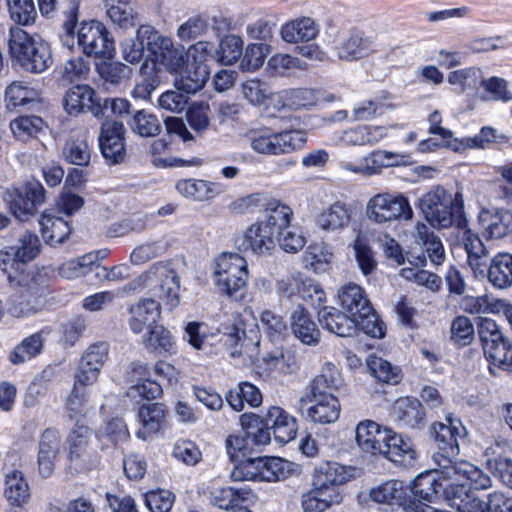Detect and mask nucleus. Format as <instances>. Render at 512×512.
I'll return each mask as SVG.
<instances>
[{"instance_id": "f257e3e1", "label": "nucleus", "mask_w": 512, "mask_h": 512, "mask_svg": "<svg viewBox=\"0 0 512 512\" xmlns=\"http://www.w3.org/2000/svg\"><path fill=\"white\" fill-rule=\"evenodd\" d=\"M151 63L144 62L140 66V82L136 84L132 91L134 98L148 99L152 92L161 84L160 69L164 68L170 74L180 73L187 62L191 59L190 48L185 49L180 44H174L170 37L157 32L156 40L152 44Z\"/></svg>"}, {"instance_id": "f03ea898", "label": "nucleus", "mask_w": 512, "mask_h": 512, "mask_svg": "<svg viewBox=\"0 0 512 512\" xmlns=\"http://www.w3.org/2000/svg\"><path fill=\"white\" fill-rule=\"evenodd\" d=\"M419 206L429 223L437 227L448 228L454 223L458 228H465L463 194H452L442 186H435L419 200Z\"/></svg>"}, {"instance_id": "7ed1b4c3", "label": "nucleus", "mask_w": 512, "mask_h": 512, "mask_svg": "<svg viewBox=\"0 0 512 512\" xmlns=\"http://www.w3.org/2000/svg\"><path fill=\"white\" fill-rule=\"evenodd\" d=\"M9 51L11 57L31 73H41L53 63L48 43L34 38L19 27L10 29Z\"/></svg>"}, {"instance_id": "20e7f679", "label": "nucleus", "mask_w": 512, "mask_h": 512, "mask_svg": "<svg viewBox=\"0 0 512 512\" xmlns=\"http://www.w3.org/2000/svg\"><path fill=\"white\" fill-rule=\"evenodd\" d=\"M250 148L257 154L278 156L303 147L305 134L300 130L274 132L268 127L252 129L247 133Z\"/></svg>"}, {"instance_id": "39448f33", "label": "nucleus", "mask_w": 512, "mask_h": 512, "mask_svg": "<svg viewBox=\"0 0 512 512\" xmlns=\"http://www.w3.org/2000/svg\"><path fill=\"white\" fill-rule=\"evenodd\" d=\"M478 334L484 355L489 361V370L495 374L494 367L512 371V342L503 335L498 324L489 318L481 319Z\"/></svg>"}, {"instance_id": "423d86ee", "label": "nucleus", "mask_w": 512, "mask_h": 512, "mask_svg": "<svg viewBox=\"0 0 512 512\" xmlns=\"http://www.w3.org/2000/svg\"><path fill=\"white\" fill-rule=\"evenodd\" d=\"M215 277L219 290L230 298H241L248 280V263L237 253H223L216 259Z\"/></svg>"}, {"instance_id": "0eeeda50", "label": "nucleus", "mask_w": 512, "mask_h": 512, "mask_svg": "<svg viewBox=\"0 0 512 512\" xmlns=\"http://www.w3.org/2000/svg\"><path fill=\"white\" fill-rule=\"evenodd\" d=\"M367 218L376 224L393 221H409L413 218V210L408 199L401 193H378L371 197L365 210Z\"/></svg>"}, {"instance_id": "6e6552de", "label": "nucleus", "mask_w": 512, "mask_h": 512, "mask_svg": "<svg viewBox=\"0 0 512 512\" xmlns=\"http://www.w3.org/2000/svg\"><path fill=\"white\" fill-rule=\"evenodd\" d=\"M211 52L208 42L199 41L190 46L191 59L183 70L175 75V87L187 94L200 91L209 79V69L205 64L206 57Z\"/></svg>"}, {"instance_id": "1a4fd4ad", "label": "nucleus", "mask_w": 512, "mask_h": 512, "mask_svg": "<svg viewBox=\"0 0 512 512\" xmlns=\"http://www.w3.org/2000/svg\"><path fill=\"white\" fill-rule=\"evenodd\" d=\"M40 241L36 234L25 230L15 235L14 242L0 250V269L11 278V272L21 264L32 261L40 253Z\"/></svg>"}, {"instance_id": "9d476101", "label": "nucleus", "mask_w": 512, "mask_h": 512, "mask_svg": "<svg viewBox=\"0 0 512 512\" xmlns=\"http://www.w3.org/2000/svg\"><path fill=\"white\" fill-rule=\"evenodd\" d=\"M45 192L39 182H27L21 188L7 189L3 200L16 218L26 220L45 202Z\"/></svg>"}, {"instance_id": "9b49d317", "label": "nucleus", "mask_w": 512, "mask_h": 512, "mask_svg": "<svg viewBox=\"0 0 512 512\" xmlns=\"http://www.w3.org/2000/svg\"><path fill=\"white\" fill-rule=\"evenodd\" d=\"M447 423H435L432 425L437 451L433 455V461L437 467H441L439 456L448 458L451 462H460L455 457L459 454V439H463L467 432L459 420L446 418Z\"/></svg>"}, {"instance_id": "f8f14e48", "label": "nucleus", "mask_w": 512, "mask_h": 512, "mask_svg": "<svg viewBox=\"0 0 512 512\" xmlns=\"http://www.w3.org/2000/svg\"><path fill=\"white\" fill-rule=\"evenodd\" d=\"M78 44L87 56L110 58L115 51L105 26L95 20L83 22L77 32Z\"/></svg>"}, {"instance_id": "ddd939ff", "label": "nucleus", "mask_w": 512, "mask_h": 512, "mask_svg": "<svg viewBox=\"0 0 512 512\" xmlns=\"http://www.w3.org/2000/svg\"><path fill=\"white\" fill-rule=\"evenodd\" d=\"M140 279L146 286H154V295L164 301L169 309L179 304V279L176 273L165 266H153Z\"/></svg>"}, {"instance_id": "4468645a", "label": "nucleus", "mask_w": 512, "mask_h": 512, "mask_svg": "<svg viewBox=\"0 0 512 512\" xmlns=\"http://www.w3.org/2000/svg\"><path fill=\"white\" fill-rule=\"evenodd\" d=\"M442 467H437V472L441 475L442 497L446 499L450 506L456 508L459 512H477L479 511L480 499L470 489L465 479L457 480L454 477H447Z\"/></svg>"}, {"instance_id": "2eb2a0df", "label": "nucleus", "mask_w": 512, "mask_h": 512, "mask_svg": "<svg viewBox=\"0 0 512 512\" xmlns=\"http://www.w3.org/2000/svg\"><path fill=\"white\" fill-rule=\"evenodd\" d=\"M90 429L87 425H77L68 435L66 444L70 468L76 473L84 472L95 465V459L89 451Z\"/></svg>"}, {"instance_id": "dca6fc26", "label": "nucleus", "mask_w": 512, "mask_h": 512, "mask_svg": "<svg viewBox=\"0 0 512 512\" xmlns=\"http://www.w3.org/2000/svg\"><path fill=\"white\" fill-rule=\"evenodd\" d=\"M334 51L342 61H357L375 52V41L358 29L347 31L336 43Z\"/></svg>"}, {"instance_id": "f3484780", "label": "nucleus", "mask_w": 512, "mask_h": 512, "mask_svg": "<svg viewBox=\"0 0 512 512\" xmlns=\"http://www.w3.org/2000/svg\"><path fill=\"white\" fill-rule=\"evenodd\" d=\"M125 132L126 129L122 122L107 120L101 126L99 146L103 157L110 164H118L125 159Z\"/></svg>"}, {"instance_id": "a211bd4d", "label": "nucleus", "mask_w": 512, "mask_h": 512, "mask_svg": "<svg viewBox=\"0 0 512 512\" xmlns=\"http://www.w3.org/2000/svg\"><path fill=\"white\" fill-rule=\"evenodd\" d=\"M277 234L261 220L251 224L237 240L240 250H250L253 254L267 256L276 247Z\"/></svg>"}, {"instance_id": "6ab92c4d", "label": "nucleus", "mask_w": 512, "mask_h": 512, "mask_svg": "<svg viewBox=\"0 0 512 512\" xmlns=\"http://www.w3.org/2000/svg\"><path fill=\"white\" fill-rule=\"evenodd\" d=\"M403 155L387 150H374L363 157L360 165L342 162L341 168L365 177L380 175L384 168L398 166L402 163Z\"/></svg>"}, {"instance_id": "aec40b11", "label": "nucleus", "mask_w": 512, "mask_h": 512, "mask_svg": "<svg viewBox=\"0 0 512 512\" xmlns=\"http://www.w3.org/2000/svg\"><path fill=\"white\" fill-rule=\"evenodd\" d=\"M442 472L447 477H454L457 480L465 479L468 482L470 489L484 490L491 487L492 481L490 477L482 470L470 462L460 460V462H451L448 458L439 456Z\"/></svg>"}, {"instance_id": "412c9836", "label": "nucleus", "mask_w": 512, "mask_h": 512, "mask_svg": "<svg viewBox=\"0 0 512 512\" xmlns=\"http://www.w3.org/2000/svg\"><path fill=\"white\" fill-rule=\"evenodd\" d=\"M276 290L287 298L299 295L304 300H313V297L319 303L324 300L323 290L313 280L305 278L301 273H294L279 279L276 283Z\"/></svg>"}, {"instance_id": "4be33fe9", "label": "nucleus", "mask_w": 512, "mask_h": 512, "mask_svg": "<svg viewBox=\"0 0 512 512\" xmlns=\"http://www.w3.org/2000/svg\"><path fill=\"white\" fill-rule=\"evenodd\" d=\"M108 350L105 342L89 346L81 358L75 379L83 384H93L107 359Z\"/></svg>"}, {"instance_id": "5701e85b", "label": "nucleus", "mask_w": 512, "mask_h": 512, "mask_svg": "<svg viewBox=\"0 0 512 512\" xmlns=\"http://www.w3.org/2000/svg\"><path fill=\"white\" fill-rule=\"evenodd\" d=\"M355 432L357 444L364 452L381 455L390 429L374 421L364 420L357 425Z\"/></svg>"}, {"instance_id": "b1692460", "label": "nucleus", "mask_w": 512, "mask_h": 512, "mask_svg": "<svg viewBox=\"0 0 512 512\" xmlns=\"http://www.w3.org/2000/svg\"><path fill=\"white\" fill-rule=\"evenodd\" d=\"M157 32L150 25H141L135 37L127 38L121 43L123 59L130 64L138 63L143 57L145 48L152 54V44L156 40Z\"/></svg>"}, {"instance_id": "393cba45", "label": "nucleus", "mask_w": 512, "mask_h": 512, "mask_svg": "<svg viewBox=\"0 0 512 512\" xmlns=\"http://www.w3.org/2000/svg\"><path fill=\"white\" fill-rule=\"evenodd\" d=\"M311 405L306 408V417L314 423H334L340 415V403L333 394H311Z\"/></svg>"}, {"instance_id": "a878e982", "label": "nucleus", "mask_w": 512, "mask_h": 512, "mask_svg": "<svg viewBox=\"0 0 512 512\" xmlns=\"http://www.w3.org/2000/svg\"><path fill=\"white\" fill-rule=\"evenodd\" d=\"M263 425L271 429L279 443H288L296 437V419L281 407H270L263 418Z\"/></svg>"}, {"instance_id": "bb28decb", "label": "nucleus", "mask_w": 512, "mask_h": 512, "mask_svg": "<svg viewBox=\"0 0 512 512\" xmlns=\"http://www.w3.org/2000/svg\"><path fill=\"white\" fill-rule=\"evenodd\" d=\"M167 411L161 403L144 404L139 408L138 418L141 427L136 436L148 440L158 434L166 425Z\"/></svg>"}, {"instance_id": "cd10ccee", "label": "nucleus", "mask_w": 512, "mask_h": 512, "mask_svg": "<svg viewBox=\"0 0 512 512\" xmlns=\"http://www.w3.org/2000/svg\"><path fill=\"white\" fill-rule=\"evenodd\" d=\"M257 373L264 379L276 380L280 375L296 372L297 360L290 353H269L256 366Z\"/></svg>"}, {"instance_id": "c85d7f7f", "label": "nucleus", "mask_w": 512, "mask_h": 512, "mask_svg": "<svg viewBox=\"0 0 512 512\" xmlns=\"http://www.w3.org/2000/svg\"><path fill=\"white\" fill-rule=\"evenodd\" d=\"M338 299L342 309L350 314L351 318L359 320V316H367L371 313L372 306L362 287L349 283L338 291Z\"/></svg>"}, {"instance_id": "c756f323", "label": "nucleus", "mask_w": 512, "mask_h": 512, "mask_svg": "<svg viewBox=\"0 0 512 512\" xmlns=\"http://www.w3.org/2000/svg\"><path fill=\"white\" fill-rule=\"evenodd\" d=\"M352 210L343 201H335L324 208L316 217V225L326 232H341L351 222Z\"/></svg>"}, {"instance_id": "7c9ffc66", "label": "nucleus", "mask_w": 512, "mask_h": 512, "mask_svg": "<svg viewBox=\"0 0 512 512\" xmlns=\"http://www.w3.org/2000/svg\"><path fill=\"white\" fill-rule=\"evenodd\" d=\"M129 326L134 333H140L145 328L157 325L161 315V307L158 301L152 298H143L129 309Z\"/></svg>"}, {"instance_id": "2f4dec72", "label": "nucleus", "mask_w": 512, "mask_h": 512, "mask_svg": "<svg viewBox=\"0 0 512 512\" xmlns=\"http://www.w3.org/2000/svg\"><path fill=\"white\" fill-rule=\"evenodd\" d=\"M61 447V437L57 430L46 429L40 438L38 467L42 477H49L54 470V463Z\"/></svg>"}, {"instance_id": "473e14b6", "label": "nucleus", "mask_w": 512, "mask_h": 512, "mask_svg": "<svg viewBox=\"0 0 512 512\" xmlns=\"http://www.w3.org/2000/svg\"><path fill=\"white\" fill-rule=\"evenodd\" d=\"M388 135V127L383 125H357L344 130L340 142L347 146H373Z\"/></svg>"}, {"instance_id": "72a5a7b5", "label": "nucleus", "mask_w": 512, "mask_h": 512, "mask_svg": "<svg viewBox=\"0 0 512 512\" xmlns=\"http://www.w3.org/2000/svg\"><path fill=\"white\" fill-rule=\"evenodd\" d=\"M463 230V246L467 254V261L475 276H485L489 251L483 244L482 240L471 230L460 228Z\"/></svg>"}, {"instance_id": "f704fd0d", "label": "nucleus", "mask_w": 512, "mask_h": 512, "mask_svg": "<svg viewBox=\"0 0 512 512\" xmlns=\"http://www.w3.org/2000/svg\"><path fill=\"white\" fill-rule=\"evenodd\" d=\"M319 34V25L311 17H298L283 24L280 36L287 43L309 42Z\"/></svg>"}, {"instance_id": "c9c22d12", "label": "nucleus", "mask_w": 512, "mask_h": 512, "mask_svg": "<svg viewBox=\"0 0 512 512\" xmlns=\"http://www.w3.org/2000/svg\"><path fill=\"white\" fill-rule=\"evenodd\" d=\"M290 328L293 335L303 344L316 345L320 340V330L309 312L300 305L291 313Z\"/></svg>"}, {"instance_id": "e433bc0d", "label": "nucleus", "mask_w": 512, "mask_h": 512, "mask_svg": "<svg viewBox=\"0 0 512 512\" xmlns=\"http://www.w3.org/2000/svg\"><path fill=\"white\" fill-rule=\"evenodd\" d=\"M89 384H83L75 379L74 385L70 394L65 401L64 413L65 416L77 425L84 420L91 412L92 406L89 402L87 391L85 389Z\"/></svg>"}, {"instance_id": "4c0bfd02", "label": "nucleus", "mask_w": 512, "mask_h": 512, "mask_svg": "<svg viewBox=\"0 0 512 512\" xmlns=\"http://www.w3.org/2000/svg\"><path fill=\"white\" fill-rule=\"evenodd\" d=\"M392 415L402 426L418 428L424 424L425 412L421 402L412 397H404L396 400Z\"/></svg>"}, {"instance_id": "58836bf2", "label": "nucleus", "mask_w": 512, "mask_h": 512, "mask_svg": "<svg viewBox=\"0 0 512 512\" xmlns=\"http://www.w3.org/2000/svg\"><path fill=\"white\" fill-rule=\"evenodd\" d=\"M320 324L340 337L352 336L356 331V318H351L334 307H324L318 312Z\"/></svg>"}, {"instance_id": "ea45409f", "label": "nucleus", "mask_w": 512, "mask_h": 512, "mask_svg": "<svg viewBox=\"0 0 512 512\" xmlns=\"http://www.w3.org/2000/svg\"><path fill=\"white\" fill-rule=\"evenodd\" d=\"M391 462L402 466H410L416 458V452L409 439H404L390 430L385 441V448L381 454Z\"/></svg>"}, {"instance_id": "a19ab883", "label": "nucleus", "mask_w": 512, "mask_h": 512, "mask_svg": "<svg viewBox=\"0 0 512 512\" xmlns=\"http://www.w3.org/2000/svg\"><path fill=\"white\" fill-rule=\"evenodd\" d=\"M443 480L437 472L418 475L412 484L411 492L418 502H434L442 497Z\"/></svg>"}, {"instance_id": "79ce46f5", "label": "nucleus", "mask_w": 512, "mask_h": 512, "mask_svg": "<svg viewBox=\"0 0 512 512\" xmlns=\"http://www.w3.org/2000/svg\"><path fill=\"white\" fill-rule=\"evenodd\" d=\"M485 275L496 288L506 289L512 286V255L498 253L491 261Z\"/></svg>"}, {"instance_id": "37998d69", "label": "nucleus", "mask_w": 512, "mask_h": 512, "mask_svg": "<svg viewBox=\"0 0 512 512\" xmlns=\"http://www.w3.org/2000/svg\"><path fill=\"white\" fill-rule=\"evenodd\" d=\"M292 209L276 199L267 200L264 206V219L261 220L277 235L289 228L292 219Z\"/></svg>"}, {"instance_id": "c03bdc74", "label": "nucleus", "mask_w": 512, "mask_h": 512, "mask_svg": "<svg viewBox=\"0 0 512 512\" xmlns=\"http://www.w3.org/2000/svg\"><path fill=\"white\" fill-rule=\"evenodd\" d=\"M249 333L251 334L250 337L247 336L246 324L241 317L235 319L231 328H227V332L224 333L226 336L225 343L231 346L240 344V349L231 353L232 357L246 354L250 345H253V349H257L259 345L257 331L250 329Z\"/></svg>"}, {"instance_id": "a18cd8bd", "label": "nucleus", "mask_w": 512, "mask_h": 512, "mask_svg": "<svg viewBox=\"0 0 512 512\" xmlns=\"http://www.w3.org/2000/svg\"><path fill=\"white\" fill-rule=\"evenodd\" d=\"M39 224L43 239L50 245L63 243L71 232L66 220L52 214H42Z\"/></svg>"}, {"instance_id": "49530a36", "label": "nucleus", "mask_w": 512, "mask_h": 512, "mask_svg": "<svg viewBox=\"0 0 512 512\" xmlns=\"http://www.w3.org/2000/svg\"><path fill=\"white\" fill-rule=\"evenodd\" d=\"M253 492L248 487H223L212 493L213 503L220 509L235 511L245 502L251 500Z\"/></svg>"}, {"instance_id": "de8ad7c7", "label": "nucleus", "mask_w": 512, "mask_h": 512, "mask_svg": "<svg viewBox=\"0 0 512 512\" xmlns=\"http://www.w3.org/2000/svg\"><path fill=\"white\" fill-rule=\"evenodd\" d=\"M94 96L95 91L89 85H75L66 91L63 107L69 115H79L86 111L87 105L91 104Z\"/></svg>"}, {"instance_id": "09e8293b", "label": "nucleus", "mask_w": 512, "mask_h": 512, "mask_svg": "<svg viewBox=\"0 0 512 512\" xmlns=\"http://www.w3.org/2000/svg\"><path fill=\"white\" fill-rule=\"evenodd\" d=\"M44 337L42 332L34 333L24 338L9 354V361L13 365H20L37 357L43 349Z\"/></svg>"}, {"instance_id": "8fccbe9b", "label": "nucleus", "mask_w": 512, "mask_h": 512, "mask_svg": "<svg viewBox=\"0 0 512 512\" xmlns=\"http://www.w3.org/2000/svg\"><path fill=\"white\" fill-rule=\"evenodd\" d=\"M346 481L347 477L343 466L337 462H325L315 468L312 485L339 489Z\"/></svg>"}, {"instance_id": "3c124183", "label": "nucleus", "mask_w": 512, "mask_h": 512, "mask_svg": "<svg viewBox=\"0 0 512 512\" xmlns=\"http://www.w3.org/2000/svg\"><path fill=\"white\" fill-rule=\"evenodd\" d=\"M216 184L201 179H181L176 183L177 191L185 198L194 201L212 199L216 192Z\"/></svg>"}, {"instance_id": "603ef678", "label": "nucleus", "mask_w": 512, "mask_h": 512, "mask_svg": "<svg viewBox=\"0 0 512 512\" xmlns=\"http://www.w3.org/2000/svg\"><path fill=\"white\" fill-rule=\"evenodd\" d=\"M39 99L38 91L25 82H13L5 92V101L8 109H17L34 104Z\"/></svg>"}, {"instance_id": "864d4df0", "label": "nucleus", "mask_w": 512, "mask_h": 512, "mask_svg": "<svg viewBox=\"0 0 512 512\" xmlns=\"http://www.w3.org/2000/svg\"><path fill=\"white\" fill-rule=\"evenodd\" d=\"M4 495L12 505L21 506L29 498V486L20 471L12 470L5 475Z\"/></svg>"}, {"instance_id": "5fc2aeb1", "label": "nucleus", "mask_w": 512, "mask_h": 512, "mask_svg": "<svg viewBox=\"0 0 512 512\" xmlns=\"http://www.w3.org/2000/svg\"><path fill=\"white\" fill-rule=\"evenodd\" d=\"M107 15L121 28L133 27L137 14L129 0H103Z\"/></svg>"}, {"instance_id": "6e6d98bb", "label": "nucleus", "mask_w": 512, "mask_h": 512, "mask_svg": "<svg viewBox=\"0 0 512 512\" xmlns=\"http://www.w3.org/2000/svg\"><path fill=\"white\" fill-rule=\"evenodd\" d=\"M341 377L338 369L331 363H325L319 375L310 384L311 394H333L341 386Z\"/></svg>"}, {"instance_id": "4d7b16f0", "label": "nucleus", "mask_w": 512, "mask_h": 512, "mask_svg": "<svg viewBox=\"0 0 512 512\" xmlns=\"http://www.w3.org/2000/svg\"><path fill=\"white\" fill-rule=\"evenodd\" d=\"M127 124L133 133L141 137H154L161 131L158 117L144 109L136 111Z\"/></svg>"}, {"instance_id": "13d9d810", "label": "nucleus", "mask_w": 512, "mask_h": 512, "mask_svg": "<svg viewBox=\"0 0 512 512\" xmlns=\"http://www.w3.org/2000/svg\"><path fill=\"white\" fill-rule=\"evenodd\" d=\"M371 498L378 503H385L391 508L405 500L406 490L401 481L390 480L380 484L370 491Z\"/></svg>"}, {"instance_id": "bf43d9fd", "label": "nucleus", "mask_w": 512, "mask_h": 512, "mask_svg": "<svg viewBox=\"0 0 512 512\" xmlns=\"http://www.w3.org/2000/svg\"><path fill=\"white\" fill-rule=\"evenodd\" d=\"M261 481H283L292 472V463L278 457H260Z\"/></svg>"}, {"instance_id": "052dcab7", "label": "nucleus", "mask_w": 512, "mask_h": 512, "mask_svg": "<svg viewBox=\"0 0 512 512\" xmlns=\"http://www.w3.org/2000/svg\"><path fill=\"white\" fill-rule=\"evenodd\" d=\"M143 344L148 350L159 354L163 352L171 353L174 349L171 333L162 325H154L148 328V332L143 336Z\"/></svg>"}, {"instance_id": "680f3d73", "label": "nucleus", "mask_w": 512, "mask_h": 512, "mask_svg": "<svg viewBox=\"0 0 512 512\" xmlns=\"http://www.w3.org/2000/svg\"><path fill=\"white\" fill-rule=\"evenodd\" d=\"M283 105L298 110L315 105L320 97L319 93L310 88H293L282 93Z\"/></svg>"}, {"instance_id": "e2e57ef3", "label": "nucleus", "mask_w": 512, "mask_h": 512, "mask_svg": "<svg viewBox=\"0 0 512 512\" xmlns=\"http://www.w3.org/2000/svg\"><path fill=\"white\" fill-rule=\"evenodd\" d=\"M333 260L331 249L324 244H313L308 246L305 251L304 261L317 273L325 272L329 269Z\"/></svg>"}, {"instance_id": "0e129e2a", "label": "nucleus", "mask_w": 512, "mask_h": 512, "mask_svg": "<svg viewBox=\"0 0 512 512\" xmlns=\"http://www.w3.org/2000/svg\"><path fill=\"white\" fill-rule=\"evenodd\" d=\"M367 366L370 372L384 383L397 384L401 379V370L397 366H393L387 360L370 356L367 360Z\"/></svg>"}, {"instance_id": "69168bd1", "label": "nucleus", "mask_w": 512, "mask_h": 512, "mask_svg": "<svg viewBox=\"0 0 512 512\" xmlns=\"http://www.w3.org/2000/svg\"><path fill=\"white\" fill-rule=\"evenodd\" d=\"M96 261L97 256L95 254H85L77 259H73L62 264L58 270L59 275L66 279H75L85 276L93 269Z\"/></svg>"}, {"instance_id": "338daca9", "label": "nucleus", "mask_w": 512, "mask_h": 512, "mask_svg": "<svg viewBox=\"0 0 512 512\" xmlns=\"http://www.w3.org/2000/svg\"><path fill=\"white\" fill-rule=\"evenodd\" d=\"M10 128L17 139L26 141L43 130L44 121L38 116H20L11 121Z\"/></svg>"}, {"instance_id": "774afa93", "label": "nucleus", "mask_w": 512, "mask_h": 512, "mask_svg": "<svg viewBox=\"0 0 512 512\" xmlns=\"http://www.w3.org/2000/svg\"><path fill=\"white\" fill-rule=\"evenodd\" d=\"M243 41L236 35H227L219 43L217 60L224 65L234 64L241 56Z\"/></svg>"}]
</instances>
